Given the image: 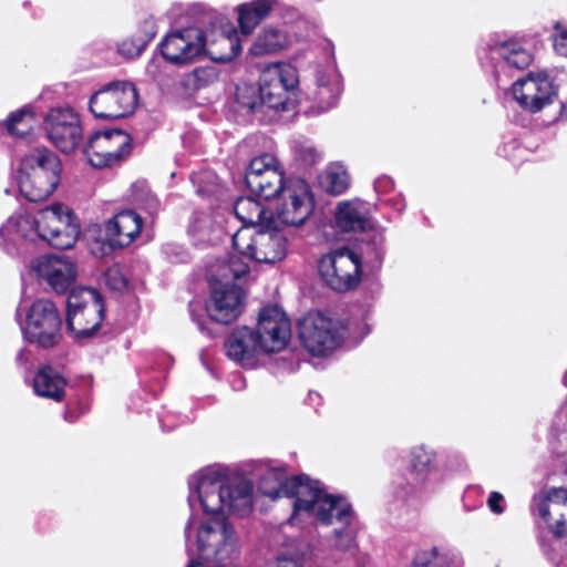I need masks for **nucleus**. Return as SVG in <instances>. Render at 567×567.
Instances as JSON below:
<instances>
[{
    "mask_svg": "<svg viewBox=\"0 0 567 567\" xmlns=\"http://www.w3.org/2000/svg\"><path fill=\"white\" fill-rule=\"evenodd\" d=\"M80 233V221L74 213L64 204L54 203L35 215H11L0 226V249L14 257L24 255L38 243L69 249L75 245Z\"/></svg>",
    "mask_w": 567,
    "mask_h": 567,
    "instance_id": "obj_1",
    "label": "nucleus"
},
{
    "mask_svg": "<svg viewBox=\"0 0 567 567\" xmlns=\"http://www.w3.org/2000/svg\"><path fill=\"white\" fill-rule=\"evenodd\" d=\"M188 504L192 516L185 528L186 546L189 555L192 549V533L195 524V513L216 515L233 513L246 515L252 507V485L239 476H230L225 470L206 467L194 473L188 478Z\"/></svg>",
    "mask_w": 567,
    "mask_h": 567,
    "instance_id": "obj_2",
    "label": "nucleus"
},
{
    "mask_svg": "<svg viewBox=\"0 0 567 567\" xmlns=\"http://www.w3.org/2000/svg\"><path fill=\"white\" fill-rule=\"evenodd\" d=\"M299 502L296 506L295 517L301 518V525L308 520L330 526L340 523L327 537L331 551L353 554L358 548L357 529L354 527L355 514L351 504L341 495L316 489L309 485L300 486Z\"/></svg>",
    "mask_w": 567,
    "mask_h": 567,
    "instance_id": "obj_3",
    "label": "nucleus"
},
{
    "mask_svg": "<svg viewBox=\"0 0 567 567\" xmlns=\"http://www.w3.org/2000/svg\"><path fill=\"white\" fill-rule=\"evenodd\" d=\"M217 268L219 274L214 279L206 311L212 320L227 324L241 313L246 292L240 282L248 276L249 267L238 257H231Z\"/></svg>",
    "mask_w": 567,
    "mask_h": 567,
    "instance_id": "obj_4",
    "label": "nucleus"
},
{
    "mask_svg": "<svg viewBox=\"0 0 567 567\" xmlns=\"http://www.w3.org/2000/svg\"><path fill=\"white\" fill-rule=\"evenodd\" d=\"M61 172V162L52 151L44 146L34 147L21 157L19 190L30 202L44 200L60 184Z\"/></svg>",
    "mask_w": 567,
    "mask_h": 567,
    "instance_id": "obj_5",
    "label": "nucleus"
},
{
    "mask_svg": "<svg viewBox=\"0 0 567 567\" xmlns=\"http://www.w3.org/2000/svg\"><path fill=\"white\" fill-rule=\"evenodd\" d=\"M16 320L23 338L39 348L51 349L62 339V317L49 299H38L28 306L22 298L16 310Z\"/></svg>",
    "mask_w": 567,
    "mask_h": 567,
    "instance_id": "obj_6",
    "label": "nucleus"
},
{
    "mask_svg": "<svg viewBox=\"0 0 567 567\" xmlns=\"http://www.w3.org/2000/svg\"><path fill=\"white\" fill-rule=\"evenodd\" d=\"M196 550L200 559L212 561L215 567H233L241 548L235 527L225 518L213 517L195 528Z\"/></svg>",
    "mask_w": 567,
    "mask_h": 567,
    "instance_id": "obj_7",
    "label": "nucleus"
},
{
    "mask_svg": "<svg viewBox=\"0 0 567 567\" xmlns=\"http://www.w3.org/2000/svg\"><path fill=\"white\" fill-rule=\"evenodd\" d=\"M299 339L303 348L312 355L331 353L346 337H355L350 324H343L320 312H309L299 320Z\"/></svg>",
    "mask_w": 567,
    "mask_h": 567,
    "instance_id": "obj_8",
    "label": "nucleus"
},
{
    "mask_svg": "<svg viewBox=\"0 0 567 567\" xmlns=\"http://www.w3.org/2000/svg\"><path fill=\"white\" fill-rule=\"evenodd\" d=\"M270 225L241 227L233 235V246L243 257L259 264H275L287 255V240Z\"/></svg>",
    "mask_w": 567,
    "mask_h": 567,
    "instance_id": "obj_9",
    "label": "nucleus"
},
{
    "mask_svg": "<svg viewBox=\"0 0 567 567\" xmlns=\"http://www.w3.org/2000/svg\"><path fill=\"white\" fill-rule=\"evenodd\" d=\"M298 71L289 63H272L264 69L259 79L260 105L276 111H287L296 106Z\"/></svg>",
    "mask_w": 567,
    "mask_h": 567,
    "instance_id": "obj_10",
    "label": "nucleus"
},
{
    "mask_svg": "<svg viewBox=\"0 0 567 567\" xmlns=\"http://www.w3.org/2000/svg\"><path fill=\"white\" fill-rule=\"evenodd\" d=\"M66 324L75 338H89L100 328L104 306L100 293L86 287L73 289L68 297Z\"/></svg>",
    "mask_w": 567,
    "mask_h": 567,
    "instance_id": "obj_11",
    "label": "nucleus"
},
{
    "mask_svg": "<svg viewBox=\"0 0 567 567\" xmlns=\"http://www.w3.org/2000/svg\"><path fill=\"white\" fill-rule=\"evenodd\" d=\"M361 265L360 255L349 248H339L321 257L319 274L332 290L347 291L359 285Z\"/></svg>",
    "mask_w": 567,
    "mask_h": 567,
    "instance_id": "obj_12",
    "label": "nucleus"
},
{
    "mask_svg": "<svg viewBox=\"0 0 567 567\" xmlns=\"http://www.w3.org/2000/svg\"><path fill=\"white\" fill-rule=\"evenodd\" d=\"M137 101V91L133 83L114 81L91 96L89 107L95 117L117 120L133 114Z\"/></svg>",
    "mask_w": 567,
    "mask_h": 567,
    "instance_id": "obj_13",
    "label": "nucleus"
},
{
    "mask_svg": "<svg viewBox=\"0 0 567 567\" xmlns=\"http://www.w3.org/2000/svg\"><path fill=\"white\" fill-rule=\"evenodd\" d=\"M132 138L122 130L95 132L84 148L87 163L95 168L121 165L130 156Z\"/></svg>",
    "mask_w": 567,
    "mask_h": 567,
    "instance_id": "obj_14",
    "label": "nucleus"
},
{
    "mask_svg": "<svg viewBox=\"0 0 567 567\" xmlns=\"http://www.w3.org/2000/svg\"><path fill=\"white\" fill-rule=\"evenodd\" d=\"M254 332L262 353L279 352L291 338V323L279 307L268 306L259 312Z\"/></svg>",
    "mask_w": 567,
    "mask_h": 567,
    "instance_id": "obj_15",
    "label": "nucleus"
},
{
    "mask_svg": "<svg viewBox=\"0 0 567 567\" xmlns=\"http://www.w3.org/2000/svg\"><path fill=\"white\" fill-rule=\"evenodd\" d=\"M245 178L248 188L265 199L276 197L287 185L278 159L268 153L250 161Z\"/></svg>",
    "mask_w": 567,
    "mask_h": 567,
    "instance_id": "obj_16",
    "label": "nucleus"
},
{
    "mask_svg": "<svg viewBox=\"0 0 567 567\" xmlns=\"http://www.w3.org/2000/svg\"><path fill=\"white\" fill-rule=\"evenodd\" d=\"M44 130L52 144L63 153L75 150L82 137L78 113L69 106L51 109L44 117Z\"/></svg>",
    "mask_w": 567,
    "mask_h": 567,
    "instance_id": "obj_17",
    "label": "nucleus"
},
{
    "mask_svg": "<svg viewBox=\"0 0 567 567\" xmlns=\"http://www.w3.org/2000/svg\"><path fill=\"white\" fill-rule=\"evenodd\" d=\"M277 196L276 213L284 224L298 226L310 216L313 202L309 185L305 181L287 182L285 188Z\"/></svg>",
    "mask_w": 567,
    "mask_h": 567,
    "instance_id": "obj_18",
    "label": "nucleus"
},
{
    "mask_svg": "<svg viewBox=\"0 0 567 567\" xmlns=\"http://www.w3.org/2000/svg\"><path fill=\"white\" fill-rule=\"evenodd\" d=\"M303 485L316 487V489H324V486L319 481L312 480L307 475H297L287 478L284 471L276 468L269 470L262 475L259 482V489L264 495L271 499L280 497L291 498L292 514L290 516V522L293 525H301V518L295 517V512L299 502V488Z\"/></svg>",
    "mask_w": 567,
    "mask_h": 567,
    "instance_id": "obj_19",
    "label": "nucleus"
},
{
    "mask_svg": "<svg viewBox=\"0 0 567 567\" xmlns=\"http://www.w3.org/2000/svg\"><path fill=\"white\" fill-rule=\"evenodd\" d=\"M32 270L38 280L55 293H64L76 279V266L68 257L45 255L34 260Z\"/></svg>",
    "mask_w": 567,
    "mask_h": 567,
    "instance_id": "obj_20",
    "label": "nucleus"
},
{
    "mask_svg": "<svg viewBox=\"0 0 567 567\" xmlns=\"http://www.w3.org/2000/svg\"><path fill=\"white\" fill-rule=\"evenodd\" d=\"M204 48V32L197 28L172 32L161 43L165 60L177 65L192 62L203 53Z\"/></svg>",
    "mask_w": 567,
    "mask_h": 567,
    "instance_id": "obj_21",
    "label": "nucleus"
},
{
    "mask_svg": "<svg viewBox=\"0 0 567 567\" xmlns=\"http://www.w3.org/2000/svg\"><path fill=\"white\" fill-rule=\"evenodd\" d=\"M512 92L524 110L536 113L551 102L555 87L546 74L530 73L527 78L517 80L513 84Z\"/></svg>",
    "mask_w": 567,
    "mask_h": 567,
    "instance_id": "obj_22",
    "label": "nucleus"
},
{
    "mask_svg": "<svg viewBox=\"0 0 567 567\" xmlns=\"http://www.w3.org/2000/svg\"><path fill=\"white\" fill-rule=\"evenodd\" d=\"M533 504L554 535L567 536V488L553 487L540 492L534 496Z\"/></svg>",
    "mask_w": 567,
    "mask_h": 567,
    "instance_id": "obj_23",
    "label": "nucleus"
},
{
    "mask_svg": "<svg viewBox=\"0 0 567 567\" xmlns=\"http://www.w3.org/2000/svg\"><path fill=\"white\" fill-rule=\"evenodd\" d=\"M488 52L497 78L513 70H525L534 60L532 51L514 40L488 44Z\"/></svg>",
    "mask_w": 567,
    "mask_h": 567,
    "instance_id": "obj_24",
    "label": "nucleus"
},
{
    "mask_svg": "<svg viewBox=\"0 0 567 567\" xmlns=\"http://www.w3.org/2000/svg\"><path fill=\"white\" fill-rule=\"evenodd\" d=\"M225 351L229 359L246 368L255 367L256 359L262 353L254 329L248 327L237 328L228 336Z\"/></svg>",
    "mask_w": 567,
    "mask_h": 567,
    "instance_id": "obj_25",
    "label": "nucleus"
},
{
    "mask_svg": "<svg viewBox=\"0 0 567 567\" xmlns=\"http://www.w3.org/2000/svg\"><path fill=\"white\" fill-rule=\"evenodd\" d=\"M206 53L212 60L226 62L233 60L241 50L237 33L229 24L220 23L217 30L204 32Z\"/></svg>",
    "mask_w": 567,
    "mask_h": 567,
    "instance_id": "obj_26",
    "label": "nucleus"
},
{
    "mask_svg": "<svg viewBox=\"0 0 567 567\" xmlns=\"http://www.w3.org/2000/svg\"><path fill=\"white\" fill-rule=\"evenodd\" d=\"M142 218L133 210H123L105 224V238L112 248H124L140 235Z\"/></svg>",
    "mask_w": 567,
    "mask_h": 567,
    "instance_id": "obj_27",
    "label": "nucleus"
},
{
    "mask_svg": "<svg viewBox=\"0 0 567 567\" xmlns=\"http://www.w3.org/2000/svg\"><path fill=\"white\" fill-rule=\"evenodd\" d=\"M342 85L333 65L320 69L316 73V89L312 93L317 113L326 112L337 104Z\"/></svg>",
    "mask_w": 567,
    "mask_h": 567,
    "instance_id": "obj_28",
    "label": "nucleus"
},
{
    "mask_svg": "<svg viewBox=\"0 0 567 567\" xmlns=\"http://www.w3.org/2000/svg\"><path fill=\"white\" fill-rule=\"evenodd\" d=\"M280 555L264 567H305L312 559L315 553L311 544L302 538L288 537L282 544Z\"/></svg>",
    "mask_w": 567,
    "mask_h": 567,
    "instance_id": "obj_29",
    "label": "nucleus"
},
{
    "mask_svg": "<svg viewBox=\"0 0 567 567\" xmlns=\"http://www.w3.org/2000/svg\"><path fill=\"white\" fill-rule=\"evenodd\" d=\"M336 221L343 231L364 230L370 224L367 204L361 200L340 203L336 210Z\"/></svg>",
    "mask_w": 567,
    "mask_h": 567,
    "instance_id": "obj_30",
    "label": "nucleus"
},
{
    "mask_svg": "<svg viewBox=\"0 0 567 567\" xmlns=\"http://www.w3.org/2000/svg\"><path fill=\"white\" fill-rule=\"evenodd\" d=\"M291 44V37L282 28L266 27L256 37L249 52L255 56L276 54Z\"/></svg>",
    "mask_w": 567,
    "mask_h": 567,
    "instance_id": "obj_31",
    "label": "nucleus"
},
{
    "mask_svg": "<svg viewBox=\"0 0 567 567\" xmlns=\"http://www.w3.org/2000/svg\"><path fill=\"white\" fill-rule=\"evenodd\" d=\"M278 0H252L237 7L238 23L244 34H250L255 28L278 7Z\"/></svg>",
    "mask_w": 567,
    "mask_h": 567,
    "instance_id": "obj_32",
    "label": "nucleus"
},
{
    "mask_svg": "<svg viewBox=\"0 0 567 567\" xmlns=\"http://www.w3.org/2000/svg\"><path fill=\"white\" fill-rule=\"evenodd\" d=\"M32 385L37 395L61 401L64 396L66 380L53 368L43 367L35 373Z\"/></svg>",
    "mask_w": 567,
    "mask_h": 567,
    "instance_id": "obj_33",
    "label": "nucleus"
},
{
    "mask_svg": "<svg viewBox=\"0 0 567 567\" xmlns=\"http://www.w3.org/2000/svg\"><path fill=\"white\" fill-rule=\"evenodd\" d=\"M234 212L244 224L243 227H262L270 225L272 220V213L268 212L260 202L249 196L238 198L234 205Z\"/></svg>",
    "mask_w": 567,
    "mask_h": 567,
    "instance_id": "obj_34",
    "label": "nucleus"
},
{
    "mask_svg": "<svg viewBox=\"0 0 567 567\" xmlns=\"http://www.w3.org/2000/svg\"><path fill=\"white\" fill-rule=\"evenodd\" d=\"M350 177L343 165L334 163L329 165L319 176L321 188L331 195H340L349 187Z\"/></svg>",
    "mask_w": 567,
    "mask_h": 567,
    "instance_id": "obj_35",
    "label": "nucleus"
},
{
    "mask_svg": "<svg viewBox=\"0 0 567 567\" xmlns=\"http://www.w3.org/2000/svg\"><path fill=\"white\" fill-rule=\"evenodd\" d=\"M436 453L424 445L414 446L409 454V468L417 480L424 481L435 468Z\"/></svg>",
    "mask_w": 567,
    "mask_h": 567,
    "instance_id": "obj_36",
    "label": "nucleus"
},
{
    "mask_svg": "<svg viewBox=\"0 0 567 567\" xmlns=\"http://www.w3.org/2000/svg\"><path fill=\"white\" fill-rule=\"evenodd\" d=\"M34 112L31 106L12 112L6 123L8 132L18 138H27L34 126Z\"/></svg>",
    "mask_w": 567,
    "mask_h": 567,
    "instance_id": "obj_37",
    "label": "nucleus"
},
{
    "mask_svg": "<svg viewBox=\"0 0 567 567\" xmlns=\"http://www.w3.org/2000/svg\"><path fill=\"white\" fill-rule=\"evenodd\" d=\"M219 79V71L216 66L197 68L182 79V84L189 91H197L216 83Z\"/></svg>",
    "mask_w": 567,
    "mask_h": 567,
    "instance_id": "obj_38",
    "label": "nucleus"
},
{
    "mask_svg": "<svg viewBox=\"0 0 567 567\" xmlns=\"http://www.w3.org/2000/svg\"><path fill=\"white\" fill-rule=\"evenodd\" d=\"M412 567H450V556L437 547L422 549L415 555Z\"/></svg>",
    "mask_w": 567,
    "mask_h": 567,
    "instance_id": "obj_39",
    "label": "nucleus"
},
{
    "mask_svg": "<svg viewBox=\"0 0 567 567\" xmlns=\"http://www.w3.org/2000/svg\"><path fill=\"white\" fill-rule=\"evenodd\" d=\"M237 101L244 107L255 112L260 105L259 91L254 85H243L237 87Z\"/></svg>",
    "mask_w": 567,
    "mask_h": 567,
    "instance_id": "obj_40",
    "label": "nucleus"
},
{
    "mask_svg": "<svg viewBox=\"0 0 567 567\" xmlns=\"http://www.w3.org/2000/svg\"><path fill=\"white\" fill-rule=\"evenodd\" d=\"M105 285L116 291H122L127 287V279L118 265L110 266L104 274Z\"/></svg>",
    "mask_w": 567,
    "mask_h": 567,
    "instance_id": "obj_41",
    "label": "nucleus"
},
{
    "mask_svg": "<svg viewBox=\"0 0 567 567\" xmlns=\"http://www.w3.org/2000/svg\"><path fill=\"white\" fill-rule=\"evenodd\" d=\"M553 47L558 55L567 58V27L556 23L553 34Z\"/></svg>",
    "mask_w": 567,
    "mask_h": 567,
    "instance_id": "obj_42",
    "label": "nucleus"
},
{
    "mask_svg": "<svg viewBox=\"0 0 567 567\" xmlns=\"http://www.w3.org/2000/svg\"><path fill=\"white\" fill-rule=\"evenodd\" d=\"M367 248L371 249L374 261H380L384 252V235L382 231H374L369 236Z\"/></svg>",
    "mask_w": 567,
    "mask_h": 567,
    "instance_id": "obj_43",
    "label": "nucleus"
},
{
    "mask_svg": "<svg viewBox=\"0 0 567 567\" xmlns=\"http://www.w3.org/2000/svg\"><path fill=\"white\" fill-rule=\"evenodd\" d=\"M145 47L142 41L124 40L118 44V52L123 56L134 58L141 54Z\"/></svg>",
    "mask_w": 567,
    "mask_h": 567,
    "instance_id": "obj_44",
    "label": "nucleus"
},
{
    "mask_svg": "<svg viewBox=\"0 0 567 567\" xmlns=\"http://www.w3.org/2000/svg\"><path fill=\"white\" fill-rule=\"evenodd\" d=\"M504 496L498 492H492L487 499V505L494 514H503L505 508L503 506Z\"/></svg>",
    "mask_w": 567,
    "mask_h": 567,
    "instance_id": "obj_45",
    "label": "nucleus"
},
{
    "mask_svg": "<svg viewBox=\"0 0 567 567\" xmlns=\"http://www.w3.org/2000/svg\"><path fill=\"white\" fill-rule=\"evenodd\" d=\"M301 155L308 163H315L320 157L319 152L312 146H305L301 150Z\"/></svg>",
    "mask_w": 567,
    "mask_h": 567,
    "instance_id": "obj_46",
    "label": "nucleus"
},
{
    "mask_svg": "<svg viewBox=\"0 0 567 567\" xmlns=\"http://www.w3.org/2000/svg\"><path fill=\"white\" fill-rule=\"evenodd\" d=\"M388 184H391V181L386 177H382L375 182L374 188L377 192H383L385 189V187L388 186Z\"/></svg>",
    "mask_w": 567,
    "mask_h": 567,
    "instance_id": "obj_47",
    "label": "nucleus"
},
{
    "mask_svg": "<svg viewBox=\"0 0 567 567\" xmlns=\"http://www.w3.org/2000/svg\"><path fill=\"white\" fill-rule=\"evenodd\" d=\"M17 361L20 364H27L29 361V352L25 349H21L17 354Z\"/></svg>",
    "mask_w": 567,
    "mask_h": 567,
    "instance_id": "obj_48",
    "label": "nucleus"
},
{
    "mask_svg": "<svg viewBox=\"0 0 567 567\" xmlns=\"http://www.w3.org/2000/svg\"><path fill=\"white\" fill-rule=\"evenodd\" d=\"M158 208V202L155 197L151 196L148 199H147V209L150 210V213H154L156 212Z\"/></svg>",
    "mask_w": 567,
    "mask_h": 567,
    "instance_id": "obj_49",
    "label": "nucleus"
},
{
    "mask_svg": "<svg viewBox=\"0 0 567 567\" xmlns=\"http://www.w3.org/2000/svg\"><path fill=\"white\" fill-rule=\"evenodd\" d=\"M64 419L68 421V422H74L75 421V416H73L70 412H65L64 414Z\"/></svg>",
    "mask_w": 567,
    "mask_h": 567,
    "instance_id": "obj_50",
    "label": "nucleus"
},
{
    "mask_svg": "<svg viewBox=\"0 0 567 567\" xmlns=\"http://www.w3.org/2000/svg\"><path fill=\"white\" fill-rule=\"evenodd\" d=\"M369 333V328L364 326L363 331L361 332V336H365Z\"/></svg>",
    "mask_w": 567,
    "mask_h": 567,
    "instance_id": "obj_51",
    "label": "nucleus"
}]
</instances>
